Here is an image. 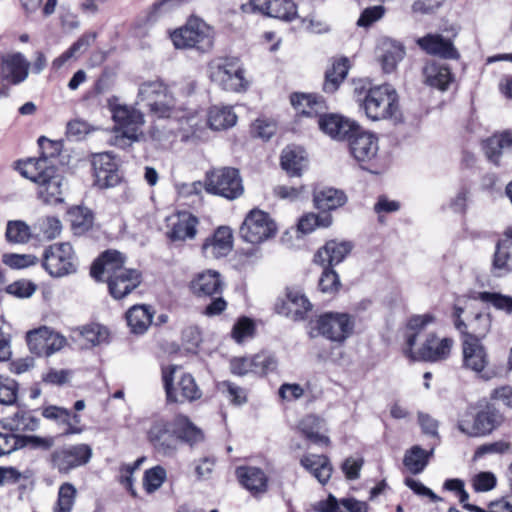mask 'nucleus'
Wrapping results in <instances>:
<instances>
[{
    "instance_id": "nucleus-17",
    "label": "nucleus",
    "mask_w": 512,
    "mask_h": 512,
    "mask_svg": "<svg viewBox=\"0 0 512 512\" xmlns=\"http://www.w3.org/2000/svg\"><path fill=\"white\" fill-rule=\"evenodd\" d=\"M92 456V449L87 444H77L62 447L51 453L50 460L53 468L60 473H68L72 469L87 464Z\"/></svg>"
},
{
    "instance_id": "nucleus-59",
    "label": "nucleus",
    "mask_w": 512,
    "mask_h": 512,
    "mask_svg": "<svg viewBox=\"0 0 512 512\" xmlns=\"http://www.w3.org/2000/svg\"><path fill=\"white\" fill-rule=\"evenodd\" d=\"M19 449L24 447L41 448L47 450L54 444L52 437H40L35 435L21 436L18 435Z\"/></svg>"
},
{
    "instance_id": "nucleus-32",
    "label": "nucleus",
    "mask_w": 512,
    "mask_h": 512,
    "mask_svg": "<svg viewBox=\"0 0 512 512\" xmlns=\"http://www.w3.org/2000/svg\"><path fill=\"white\" fill-rule=\"evenodd\" d=\"M290 101L299 113L309 117L318 115L326 109L325 101L321 96L295 93L291 95Z\"/></svg>"
},
{
    "instance_id": "nucleus-12",
    "label": "nucleus",
    "mask_w": 512,
    "mask_h": 512,
    "mask_svg": "<svg viewBox=\"0 0 512 512\" xmlns=\"http://www.w3.org/2000/svg\"><path fill=\"white\" fill-rule=\"evenodd\" d=\"M176 370V365H169L162 368V380L167 402L183 403L199 399L202 393L191 374H182L180 379L177 381L176 386H174L173 379Z\"/></svg>"
},
{
    "instance_id": "nucleus-35",
    "label": "nucleus",
    "mask_w": 512,
    "mask_h": 512,
    "mask_svg": "<svg viewBox=\"0 0 512 512\" xmlns=\"http://www.w3.org/2000/svg\"><path fill=\"white\" fill-rule=\"evenodd\" d=\"M349 60L346 57L333 61L325 73L323 89L326 93H334L346 78L349 71Z\"/></svg>"
},
{
    "instance_id": "nucleus-24",
    "label": "nucleus",
    "mask_w": 512,
    "mask_h": 512,
    "mask_svg": "<svg viewBox=\"0 0 512 512\" xmlns=\"http://www.w3.org/2000/svg\"><path fill=\"white\" fill-rule=\"evenodd\" d=\"M106 282L111 296L122 299L141 284L142 274L136 269L128 268L115 276H110Z\"/></svg>"
},
{
    "instance_id": "nucleus-14",
    "label": "nucleus",
    "mask_w": 512,
    "mask_h": 512,
    "mask_svg": "<svg viewBox=\"0 0 512 512\" xmlns=\"http://www.w3.org/2000/svg\"><path fill=\"white\" fill-rule=\"evenodd\" d=\"M205 189L208 193L229 200L239 198L244 187L239 171L234 168H221L207 174Z\"/></svg>"
},
{
    "instance_id": "nucleus-1",
    "label": "nucleus",
    "mask_w": 512,
    "mask_h": 512,
    "mask_svg": "<svg viewBox=\"0 0 512 512\" xmlns=\"http://www.w3.org/2000/svg\"><path fill=\"white\" fill-rule=\"evenodd\" d=\"M42 155L38 158H28L17 162L19 173L37 185V196L46 204H59L64 201V177L59 173L55 164V153H45L48 148L57 150V144L40 137L38 140Z\"/></svg>"
},
{
    "instance_id": "nucleus-31",
    "label": "nucleus",
    "mask_w": 512,
    "mask_h": 512,
    "mask_svg": "<svg viewBox=\"0 0 512 512\" xmlns=\"http://www.w3.org/2000/svg\"><path fill=\"white\" fill-rule=\"evenodd\" d=\"M425 83L431 87L444 91L453 80L450 69L437 62H430L423 68Z\"/></svg>"
},
{
    "instance_id": "nucleus-37",
    "label": "nucleus",
    "mask_w": 512,
    "mask_h": 512,
    "mask_svg": "<svg viewBox=\"0 0 512 512\" xmlns=\"http://www.w3.org/2000/svg\"><path fill=\"white\" fill-rule=\"evenodd\" d=\"M483 149L487 158L495 164L499 163L501 154L505 150L512 149V133L505 131L498 135H493L483 143Z\"/></svg>"
},
{
    "instance_id": "nucleus-18",
    "label": "nucleus",
    "mask_w": 512,
    "mask_h": 512,
    "mask_svg": "<svg viewBox=\"0 0 512 512\" xmlns=\"http://www.w3.org/2000/svg\"><path fill=\"white\" fill-rule=\"evenodd\" d=\"M31 64L25 55L18 51L0 54V76L11 85L23 83L29 76Z\"/></svg>"
},
{
    "instance_id": "nucleus-48",
    "label": "nucleus",
    "mask_w": 512,
    "mask_h": 512,
    "mask_svg": "<svg viewBox=\"0 0 512 512\" xmlns=\"http://www.w3.org/2000/svg\"><path fill=\"white\" fill-rule=\"evenodd\" d=\"M297 15L296 5L292 0H272L269 17L291 21Z\"/></svg>"
},
{
    "instance_id": "nucleus-39",
    "label": "nucleus",
    "mask_w": 512,
    "mask_h": 512,
    "mask_svg": "<svg viewBox=\"0 0 512 512\" xmlns=\"http://www.w3.org/2000/svg\"><path fill=\"white\" fill-rule=\"evenodd\" d=\"M150 306L134 305L126 313V320L131 331L136 334L144 333L152 323Z\"/></svg>"
},
{
    "instance_id": "nucleus-10",
    "label": "nucleus",
    "mask_w": 512,
    "mask_h": 512,
    "mask_svg": "<svg viewBox=\"0 0 512 512\" xmlns=\"http://www.w3.org/2000/svg\"><path fill=\"white\" fill-rule=\"evenodd\" d=\"M499 424L500 415L494 408L486 406L475 411L470 407L459 417L457 427L468 437H483L489 435Z\"/></svg>"
},
{
    "instance_id": "nucleus-28",
    "label": "nucleus",
    "mask_w": 512,
    "mask_h": 512,
    "mask_svg": "<svg viewBox=\"0 0 512 512\" xmlns=\"http://www.w3.org/2000/svg\"><path fill=\"white\" fill-rule=\"evenodd\" d=\"M190 288L196 296H213L222 292L223 282L218 272L208 270L196 275L190 283Z\"/></svg>"
},
{
    "instance_id": "nucleus-7",
    "label": "nucleus",
    "mask_w": 512,
    "mask_h": 512,
    "mask_svg": "<svg viewBox=\"0 0 512 512\" xmlns=\"http://www.w3.org/2000/svg\"><path fill=\"white\" fill-rule=\"evenodd\" d=\"M461 368L472 373L477 379L488 382L497 377V371L490 367L488 350L479 337L467 334L461 340Z\"/></svg>"
},
{
    "instance_id": "nucleus-13",
    "label": "nucleus",
    "mask_w": 512,
    "mask_h": 512,
    "mask_svg": "<svg viewBox=\"0 0 512 512\" xmlns=\"http://www.w3.org/2000/svg\"><path fill=\"white\" fill-rule=\"evenodd\" d=\"M354 324L353 317L348 313L326 312L316 319L313 330L331 342L342 344L352 334Z\"/></svg>"
},
{
    "instance_id": "nucleus-63",
    "label": "nucleus",
    "mask_w": 512,
    "mask_h": 512,
    "mask_svg": "<svg viewBox=\"0 0 512 512\" xmlns=\"http://www.w3.org/2000/svg\"><path fill=\"white\" fill-rule=\"evenodd\" d=\"M385 8L382 5L368 7L361 13L357 24L361 27H368L383 17Z\"/></svg>"
},
{
    "instance_id": "nucleus-56",
    "label": "nucleus",
    "mask_w": 512,
    "mask_h": 512,
    "mask_svg": "<svg viewBox=\"0 0 512 512\" xmlns=\"http://www.w3.org/2000/svg\"><path fill=\"white\" fill-rule=\"evenodd\" d=\"M479 299L491 303L496 309L512 313V297L500 293L481 292Z\"/></svg>"
},
{
    "instance_id": "nucleus-61",
    "label": "nucleus",
    "mask_w": 512,
    "mask_h": 512,
    "mask_svg": "<svg viewBox=\"0 0 512 512\" xmlns=\"http://www.w3.org/2000/svg\"><path fill=\"white\" fill-rule=\"evenodd\" d=\"M255 136L268 140L276 132V123L273 120L259 118L252 126Z\"/></svg>"
},
{
    "instance_id": "nucleus-40",
    "label": "nucleus",
    "mask_w": 512,
    "mask_h": 512,
    "mask_svg": "<svg viewBox=\"0 0 512 512\" xmlns=\"http://www.w3.org/2000/svg\"><path fill=\"white\" fill-rule=\"evenodd\" d=\"M512 271V244L508 240L498 242L493 259V273L497 277Z\"/></svg>"
},
{
    "instance_id": "nucleus-26",
    "label": "nucleus",
    "mask_w": 512,
    "mask_h": 512,
    "mask_svg": "<svg viewBox=\"0 0 512 512\" xmlns=\"http://www.w3.org/2000/svg\"><path fill=\"white\" fill-rule=\"evenodd\" d=\"M236 476L240 484L254 496L264 494L268 489V477L258 467H238L236 469Z\"/></svg>"
},
{
    "instance_id": "nucleus-36",
    "label": "nucleus",
    "mask_w": 512,
    "mask_h": 512,
    "mask_svg": "<svg viewBox=\"0 0 512 512\" xmlns=\"http://www.w3.org/2000/svg\"><path fill=\"white\" fill-rule=\"evenodd\" d=\"M237 116L228 106H213L209 109L207 123L212 130L220 131L233 127Z\"/></svg>"
},
{
    "instance_id": "nucleus-20",
    "label": "nucleus",
    "mask_w": 512,
    "mask_h": 512,
    "mask_svg": "<svg viewBox=\"0 0 512 512\" xmlns=\"http://www.w3.org/2000/svg\"><path fill=\"white\" fill-rule=\"evenodd\" d=\"M92 166L94 184L97 187L106 189L114 187L120 182L118 163L111 153L104 152L93 155Z\"/></svg>"
},
{
    "instance_id": "nucleus-44",
    "label": "nucleus",
    "mask_w": 512,
    "mask_h": 512,
    "mask_svg": "<svg viewBox=\"0 0 512 512\" xmlns=\"http://www.w3.org/2000/svg\"><path fill=\"white\" fill-rule=\"evenodd\" d=\"M287 305L295 320H300L312 309V304L305 294L296 288L288 289Z\"/></svg>"
},
{
    "instance_id": "nucleus-16",
    "label": "nucleus",
    "mask_w": 512,
    "mask_h": 512,
    "mask_svg": "<svg viewBox=\"0 0 512 512\" xmlns=\"http://www.w3.org/2000/svg\"><path fill=\"white\" fill-rule=\"evenodd\" d=\"M350 153L360 166L372 173H377L373 169V162L378 155L379 143L375 134L364 131L359 126V130L353 132L349 138Z\"/></svg>"
},
{
    "instance_id": "nucleus-42",
    "label": "nucleus",
    "mask_w": 512,
    "mask_h": 512,
    "mask_svg": "<svg viewBox=\"0 0 512 512\" xmlns=\"http://www.w3.org/2000/svg\"><path fill=\"white\" fill-rule=\"evenodd\" d=\"M39 419L27 411H17L5 419L4 427L14 432L35 431L39 427Z\"/></svg>"
},
{
    "instance_id": "nucleus-52",
    "label": "nucleus",
    "mask_w": 512,
    "mask_h": 512,
    "mask_svg": "<svg viewBox=\"0 0 512 512\" xmlns=\"http://www.w3.org/2000/svg\"><path fill=\"white\" fill-rule=\"evenodd\" d=\"M217 388L233 404L241 405L247 401L246 391L230 381L218 383Z\"/></svg>"
},
{
    "instance_id": "nucleus-47",
    "label": "nucleus",
    "mask_w": 512,
    "mask_h": 512,
    "mask_svg": "<svg viewBox=\"0 0 512 512\" xmlns=\"http://www.w3.org/2000/svg\"><path fill=\"white\" fill-rule=\"evenodd\" d=\"M35 229L39 235L45 240H53L57 238L62 231L61 221L55 216H44L37 220Z\"/></svg>"
},
{
    "instance_id": "nucleus-2",
    "label": "nucleus",
    "mask_w": 512,
    "mask_h": 512,
    "mask_svg": "<svg viewBox=\"0 0 512 512\" xmlns=\"http://www.w3.org/2000/svg\"><path fill=\"white\" fill-rule=\"evenodd\" d=\"M153 449L165 457L177 454L180 443L194 446L204 440V434L187 416L176 415L171 421L165 418L154 419L146 432Z\"/></svg>"
},
{
    "instance_id": "nucleus-64",
    "label": "nucleus",
    "mask_w": 512,
    "mask_h": 512,
    "mask_svg": "<svg viewBox=\"0 0 512 512\" xmlns=\"http://www.w3.org/2000/svg\"><path fill=\"white\" fill-rule=\"evenodd\" d=\"M255 357L233 358L230 361L231 372L235 375L243 376L249 372L255 373Z\"/></svg>"
},
{
    "instance_id": "nucleus-34",
    "label": "nucleus",
    "mask_w": 512,
    "mask_h": 512,
    "mask_svg": "<svg viewBox=\"0 0 512 512\" xmlns=\"http://www.w3.org/2000/svg\"><path fill=\"white\" fill-rule=\"evenodd\" d=\"M300 463L322 484H325L331 477L332 466L324 455H305L301 458Z\"/></svg>"
},
{
    "instance_id": "nucleus-57",
    "label": "nucleus",
    "mask_w": 512,
    "mask_h": 512,
    "mask_svg": "<svg viewBox=\"0 0 512 512\" xmlns=\"http://www.w3.org/2000/svg\"><path fill=\"white\" fill-rule=\"evenodd\" d=\"M81 334L83 338L92 345H98L105 342L109 335L108 330L99 324L85 326L81 331Z\"/></svg>"
},
{
    "instance_id": "nucleus-41",
    "label": "nucleus",
    "mask_w": 512,
    "mask_h": 512,
    "mask_svg": "<svg viewBox=\"0 0 512 512\" xmlns=\"http://www.w3.org/2000/svg\"><path fill=\"white\" fill-rule=\"evenodd\" d=\"M433 452V449L426 451L420 446L414 445L405 452L403 464L412 474H419L428 465Z\"/></svg>"
},
{
    "instance_id": "nucleus-60",
    "label": "nucleus",
    "mask_w": 512,
    "mask_h": 512,
    "mask_svg": "<svg viewBox=\"0 0 512 512\" xmlns=\"http://www.w3.org/2000/svg\"><path fill=\"white\" fill-rule=\"evenodd\" d=\"M254 332L253 322L246 317L238 320L232 329V337L236 342L241 343L244 339L251 337Z\"/></svg>"
},
{
    "instance_id": "nucleus-6",
    "label": "nucleus",
    "mask_w": 512,
    "mask_h": 512,
    "mask_svg": "<svg viewBox=\"0 0 512 512\" xmlns=\"http://www.w3.org/2000/svg\"><path fill=\"white\" fill-rule=\"evenodd\" d=\"M136 105L146 108L156 118H169L175 111V99L161 80L145 81L139 85Z\"/></svg>"
},
{
    "instance_id": "nucleus-5",
    "label": "nucleus",
    "mask_w": 512,
    "mask_h": 512,
    "mask_svg": "<svg viewBox=\"0 0 512 512\" xmlns=\"http://www.w3.org/2000/svg\"><path fill=\"white\" fill-rule=\"evenodd\" d=\"M361 107L366 116L373 121H399L401 118L398 94L387 84L370 88L362 100Z\"/></svg>"
},
{
    "instance_id": "nucleus-29",
    "label": "nucleus",
    "mask_w": 512,
    "mask_h": 512,
    "mask_svg": "<svg viewBox=\"0 0 512 512\" xmlns=\"http://www.w3.org/2000/svg\"><path fill=\"white\" fill-rule=\"evenodd\" d=\"M199 220L190 212H179L172 223L169 237L173 241L192 240L197 235Z\"/></svg>"
},
{
    "instance_id": "nucleus-45",
    "label": "nucleus",
    "mask_w": 512,
    "mask_h": 512,
    "mask_svg": "<svg viewBox=\"0 0 512 512\" xmlns=\"http://www.w3.org/2000/svg\"><path fill=\"white\" fill-rule=\"evenodd\" d=\"M5 237L10 243H27L31 238V228L22 220H10L7 222Z\"/></svg>"
},
{
    "instance_id": "nucleus-8",
    "label": "nucleus",
    "mask_w": 512,
    "mask_h": 512,
    "mask_svg": "<svg viewBox=\"0 0 512 512\" xmlns=\"http://www.w3.org/2000/svg\"><path fill=\"white\" fill-rule=\"evenodd\" d=\"M207 73L213 83L226 91L243 92L249 86L245 70L236 58L218 57L211 60Z\"/></svg>"
},
{
    "instance_id": "nucleus-38",
    "label": "nucleus",
    "mask_w": 512,
    "mask_h": 512,
    "mask_svg": "<svg viewBox=\"0 0 512 512\" xmlns=\"http://www.w3.org/2000/svg\"><path fill=\"white\" fill-rule=\"evenodd\" d=\"M347 197L343 191L334 188H323L314 193V203L322 211L335 210L343 206Z\"/></svg>"
},
{
    "instance_id": "nucleus-25",
    "label": "nucleus",
    "mask_w": 512,
    "mask_h": 512,
    "mask_svg": "<svg viewBox=\"0 0 512 512\" xmlns=\"http://www.w3.org/2000/svg\"><path fill=\"white\" fill-rule=\"evenodd\" d=\"M417 44L426 53L445 59H457L459 53L451 40L440 34H427L417 39Z\"/></svg>"
},
{
    "instance_id": "nucleus-27",
    "label": "nucleus",
    "mask_w": 512,
    "mask_h": 512,
    "mask_svg": "<svg viewBox=\"0 0 512 512\" xmlns=\"http://www.w3.org/2000/svg\"><path fill=\"white\" fill-rule=\"evenodd\" d=\"M352 245L350 242L330 240L320 248L314 256L315 263L320 265H336L342 262L351 252Z\"/></svg>"
},
{
    "instance_id": "nucleus-54",
    "label": "nucleus",
    "mask_w": 512,
    "mask_h": 512,
    "mask_svg": "<svg viewBox=\"0 0 512 512\" xmlns=\"http://www.w3.org/2000/svg\"><path fill=\"white\" fill-rule=\"evenodd\" d=\"M491 328V317L488 313H477L469 321V334L479 337L480 341L488 334Z\"/></svg>"
},
{
    "instance_id": "nucleus-22",
    "label": "nucleus",
    "mask_w": 512,
    "mask_h": 512,
    "mask_svg": "<svg viewBox=\"0 0 512 512\" xmlns=\"http://www.w3.org/2000/svg\"><path fill=\"white\" fill-rule=\"evenodd\" d=\"M233 248V233L228 226L218 227L202 244L206 258L219 259L227 256Z\"/></svg>"
},
{
    "instance_id": "nucleus-49",
    "label": "nucleus",
    "mask_w": 512,
    "mask_h": 512,
    "mask_svg": "<svg viewBox=\"0 0 512 512\" xmlns=\"http://www.w3.org/2000/svg\"><path fill=\"white\" fill-rule=\"evenodd\" d=\"M332 224V217L330 214L318 215L308 213L300 218L298 222V229L304 234L311 233L317 227H329Z\"/></svg>"
},
{
    "instance_id": "nucleus-53",
    "label": "nucleus",
    "mask_w": 512,
    "mask_h": 512,
    "mask_svg": "<svg viewBox=\"0 0 512 512\" xmlns=\"http://www.w3.org/2000/svg\"><path fill=\"white\" fill-rule=\"evenodd\" d=\"M18 397V383L9 377L0 376V404L13 405Z\"/></svg>"
},
{
    "instance_id": "nucleus-43",
    "label": "nucleus",
    "mask_w": 512,
    "mask_h": 512,
    "mask_svg": "<svg viewBox=\"0 0 512 512\" xmlns=\"http://www.w3.org/2000/svg\"><path fill=\"white\" fill-rule=\"evenodd\" d=\"M405 49L401 43L386 41L383 43V54L381 55L382 68L386 73L395 70L397 64L404 58Z\"/></svg>"
},
{
    "instance_id": "nucleus-11",
    "label": "nucleus",
    "mask_w": 512,
    "mask_h": 512,
    "mask_svg": "<svg viewBox=\"0 0 512 512\" xmlns=\"http://www.w3.org/2000/svg\"><path fill=\"white\" fill-rule=\"evenodd\" d=\"M43 268L50 276L65 277L76 273L77 257L70 243H55L47 247L43 254Z\"/></svg>"
},
{
    "instance_id": "nucleus-62",
    "label": "nucleus",
    "mask_w": 512,
    "mask_h": 512,
    "mask_svg": "<svg viewBox=\"0 0 512 512\" xmlns=\"http://www.w3.org/2000/svg\"><path fill=\"white\" fill-rule=\"evenodd\" d=\"M93 224V216L87 209H77L72 213V226L78 232L88 230Z\"/></svg>"
},
{
    "instance_id": "nucleus-58",
    "label": "nucleus",
    "mask_w": 512,
    "mask_h": 512,
    "mask_svg": "<svg viewBox=\"0 0 512 512\" xmlns=\"http://www.w3.org/2000/svg\"><path fill=\"white\" fill-rule=\"evenodd\" d=\"M4 291L17 298H28L36 291V286L32 282L22 279L6 285Z\"/></svg>"
},
{
    "instance_id": "nucleus-4",
    "label": "nucleus",
    "mask_w": 512,
    "mask_h": 512,
    "mask_svg": "<svg viewBox=\"0 0 512 512\" xmlns=\"http://www.w3.org/2000/svg\"><path fill=\"white\" fill-rule=\"evenodd\" d=\"M110 111L115 122L110 144L125 149L139 141L143 136L142 127L145 123L143 113L126 104H110Z\"/></svg>"
},
{
    "instance_id": "nucleus-23",
    "label": "nucleus",
    "mask_w": 512,
    "mask_h": 512,
    "mask_svg": "<svg viewBox=\"0 0 512 512\" xmlns=\"http://www.w3.org/2000/svg\"><path fill=\"white\" fill-rule=\"evenodd\" d=\"M320 129L333 139L344 140L359 130V124L338 114H326L319 117Z\"/></svg>"
},
{
    "instance_id": "nucleus-33",
    "label": "nucleus",
    "mask_w": 512,
    "mask_h": 512,
    "mask_svg": "<svg viewBox=\"0 0 512 512\" xmlns=\"http://www.w3.org/2000/svg\"><path fill=\"white\" fill-rule=\"evenodd\" d=\"M281 166L291 176H299L307 166V158L304 149L296 146H288L282 151Z\"/></svg>"
},
{
    "instance_id": "nucleus-9",
    "label": "nucleus",
    "mask_w": 512,
    "mask_h": 512,
    "mask_svg": "<svg viewBox=\"0 0 512 512\" xmlns=\"http://www.w3.org/2000/svg\"><path fill=\"white\" fill-rule=\"evenodd\" d=\"M178 49L194 48L200 52H209L214 46V29L198 17H191L187 23L170 35Z\"/></svg>"
},
{
    "instance_id": "nucleus-51",
    "label": "nucleus",
    "mask_w": 512,
    "mask_h": 512,
    "mask_svg": "<svg viewBox=\"0 0 512 512\" xmlns=\"http://www.w3.org/2000/svg\"><path fill=\"white\" fill-rule=\"evenodd\" d=\"M319 290L326 294H335L341 287L339 275L330 267H325L318 282Z\"/></svg>"
},
{
    "instance_id": "nucleus-50",
    "label": "nucleus",
    "mask_w": 512,
    "mask_h": 512,
    "mask_svg": "<svg viewBox=\"0 0 512 512\" xmlns=\"http://www.w3.org/2000/svg\"><path fill=\"white\" fill-rule=\"evenodd\" d=\"M166 477V470L162 466H154L145 471L143 487L147 493H153L162 486L166 480Z\"/></svg>"
},
{
    "instance_id": "nucleus-55",
    "label": "nucleus",
    "mask_w": 512,
    "mask_h": 512,
    "mask_svg": "<svg viewBox=\"0 0 512 512\" xmlns=\"http://www.w3.org/2000/svg\"><path fill=\"white\" fill-rule=\"evenodd\" d=\"M36 256L31 254L6 253L2 256V262L12 269H24L37 263Z\"/></svg>"
},
{
    "instance_id": "nucleus-46",
    "label": "nucleus",
    "mask_w": 512,
    "mask_h": 512,
    "mask_svg": "<svg viewBox=\"0 0 512 512\" xmlns=\"http://www.w3.org/2000/svg\"><path fill=\"white\" fill-rule=\"evenodd\" d=\"M77 496L76 487L69 483H63L58 490L57 501L53 507V512H71Z\"/></svg>"
},
{
    "instance_id": "nucleus-15",
    "label": "nucleus",
    "mask_w": 512,
    "mask_h": 512,
    "mask_svg": "<svg viewBox=\"0 0 512 512\" xmlns=\"http://www.w3.org/2000/svg\"><path fill=\"white\" fill-rule=\"evenodd\" d=\"M276 233L275 221L268 213L260 209H252L240 227L241 237L251 244H261L274 237Z\"/></svg>"
},
{
    "instance_id": "nucleus-21",
    "label": "nucleus",
    "mask_w": 512,
    "mask_h": 512,
    "mask_svg": "<svg viewBox=\"0 0 512 512\" xmlns=\"http://www.w3.org/2000/svg\"><path fill=\"white\" fill-rule=\"evenodd\" d=\"M126 257L116 250H108L95 260L91 267L90 274L97 281H107L110 276L125 271Z\"/></svg>"
},
{
    "instance_id": "nucleus-30",
    "label": "nucleus",
    "mask_w": 512,
    "mask_h": 512,
    "mask_svg": "<svg viewBox=\"0 0 512 512\" xmlns=\"http://www.w3.org/2000/svg\"><path fill=\"white\" fill-rule=\"evenodd\" d=\"M303 436L316 445L329 446L330 439L322 432H326L325 421L316 415H307L299 423Z\"/></svg>"
},
{
    "instance_id": "nucleus-19",
    "label": "nucleus",
    "mask_w": 512,
    "mask_h": 512,
    "mask_svg": "<svg viewBox=\"0 0 512 512\" xmlns=\"http://www.w3.org/2000/svg\"><path fill=\"white\" fill-rule=\"evenodd\" d=\"M66 338L47 327L29 331L27 343L32 353L37 356H50L66 345Z\"/></svg>"
},
{
    "instance_id": "nucleus-3",
    "label": "nucleus",
    "mask_w": 512,
    "mask_h": 512,
    "mask_svg": "<svg viewBox=\"0 0 512 512\" xmlns=\"http://www.w3.org/2000/svg\"><path fill=\"white\" fill-rule=\"evenodd\" d=\"M434 320L435 318L431 314L415 315L410 318L408 328L413 332L406 337L404 354L411 360L436 362L444 360L450 355L453 340L451 338L440 339L435 334H429L418 350L413 349L418 332L433 323Z\"/></svg>"
}]
</instances>
